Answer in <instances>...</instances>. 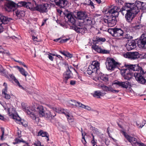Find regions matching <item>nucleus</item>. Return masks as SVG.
Segmentation results:
<instances>
[{
    "instance_id": "0eeeda50",
    "label": "nucleus",
    "mask_w": 146,
    "mask_h": 146,
    "mask_svg": "<svg viewBox=\"0 0 146 146\" xmlns=\"http://www.w3.org/2000/svg\"><path fill=\"white\" fill-rule=\"evenodd\" d=\"M23 110L26 113L29 117L33 120H35L36 118V111L35 109L32 106H28L27 107L23 106Z\"/></svg>"
},
{
    "instance_id": "58836bf2",
    "label": "nucleus",
    "mask_w": 146,
    "mask_h": 146,
    "mask_svg": "<svg viewBox=\"0 0 146 146\" xmlns=\"http://www.w3.org/2000/svg\"><path fill=\"white\" fill-rule=\"evenodd\" d=\"M4 8L5 10L9 12V1L5 3L4 5Z\"/></svg>"
},
{
    "instance_id": "5701e85b",
    "label": "nucleus",
    "mask_w": 146,
    "mask_h": 146,
    "mask_svg": "<svg viewBox=\"0 0 146 146\" xmlns=\"http://www.w3.org/2000/svg\"><path fill=\"white\" fill-rule=\"evenodd\" d=\"M141 44L142 47H146V33L143 34L141 36Z\"/></svg>"
},
{
    "instance_id": "603ef678",
    "label": "nucleus",
    "mask_w": 146,
    "mask_h": 146,
    "mask_svg": "<svg viewBox=\"0 0 146 146\" xmlns=\"http://www.w3.org/2000/svg\"><path fill=\"white\" fill-rule=\"evenodd\" d=\"M34 145L36 146H43V145H41V143L40 141H36L34 144Z\"/></svg>"
},
{
    "instance_id": "2f4dec72",
    "label": "nucleus",
    "mask_w": 146,
    "mask_h": 146,
    "mask_svg": "<svg viewBox=\"0 0 146 146\" xmlns=\"http://www.w3.org/2000/svg\"><path fill=\"white\" fill-rule=\"evenodd\" d=\"M53 110L55 111H56V112L58 113H62L64 114L66 113L64 111V110L62 109L61 108H55L53 107L52 108Z\"/></svg>"
},
{
    "instance_id": "e2e57ef3",
    "label": "nucleus",
    "mask_w": 146,
    "mask_h": 146,
    "mask_svg": "<svg viewBox=\"0 0 146 146\" xmlns=\"http://www.w3.org/2000/svg\"><path fill=\"white\" fill-rule=\"evenodd\" d=\"M33 40H34V41H37V37L35 36H33Z\"/></svg>"
},
{
    "instance_id": "2eb2a0df",
    "label": "nucleus",
    "mask_w": 146,
    "mask_h": 146,
    "mask_svg": "<svg viewBox=\"0 0 146 146\" xmlns=\"http://www.w3.org/2000/svg\"><path fill=\"white\" fill-rule=\"evenodd\" d=\"M51 1L55 2L56 5L61 8H64L66 6L68 1L66 0H51Z\"/></svg>"
},
{
    "instance_id": "774afa93",
    "label": "nucleus",
    "mask_w": 146,
    "mask_h": 146,
    "mask_svg": "<svg viewBox=\"0 0 146 146\" xmlns=\"http://www.w3.org/2000/svg\"><path fill=\"white\" fill-rule=\"evenodd\" d=\"M68 40V39H63L61 41V42H66Z\"/></svg>"
},
{
    "instance_id": "0e129e2a",
    "label": "nucleus",
    "mask_w": 146,
    "mask_h": 146,
    "mask_svg": "<svg viewBox=\"0 0 146 146\" xmlns=\"http://www.w3.org/2000/svg\"><path fill=\"white\" fill-rule=\"evenodd\" d=\"M47 20V19H44L43 20V21L42 22V23L41 25V26H42L44 25L45 23H46V20Z\"/></svg>"
},
{
    "instance_id": "72a5a7b5",
    "label": "nucleus",
    "mask_w": 146,
    "mask_h": 146,
    "mask_svg": "<svg viewBox=\"0 0 146 146\" xmlns=\"http://www.w3.org/2000/svg\"><path fill=\"white\" fill-rule=\"evenodd\" d=\"M93 1H96L97 3L98 4H100L101 3V0H92ZM90 2L89 5H90L92 8H94V4L93 2V1L91 0H89Z\"/></svg>"
},
{
    "instance_id": "f8f14e48",
    "label": "nucleus",
    "mask_w": 146,
    "mask_h": 146,
    "mask_svg": "<svg viewBox=\"0 0 146 146\" xmlns=\"http://www.w3.org/2000/svg\"><path fill=\"white\" fill-rule=\"evenodd\" d=\"M9 20L7 17H6L4 16L1 15L0 14V33L3 32V27H6L3 26V25H4L7 24Z\"/></svg>"
},
{
    "instance_id": "ea45409f",
    "label": "nucleus",
    "mask_w": 146,
    "mask_h": 146,
    "mask_svg": "<svg viewBox=\"0 0 146 146\" xmlns=\"http://www.w3.org/2000/svg\"><path fill=\"white\" fill-rule=\"evenodd\" d=\"M80 108H84L88 111H90L91 110V108L90 107L88 106H85L84 105L82 104V103L81 105H80Z\"/></svg>"
},
{
    "instance_id": "423d86ee",
    "label": "nucleus",
    "mask_w": 146,
    "mask_h": 146,
    "mask_svg": "<svg viewBox=\"0 0 146 146\" xmlns=\"http://www.w3.org/2000/svg\"><path fill=\"white\" fill-rule=\"evenodd\" d=\"M100 63L96 61H94L92 64L88 66L87 72L89 75L92 73H96L99 69Z\"/></svg>"
},
{
    "instance_id": "c85d7f7f",
    "label": "nucleus",
    "mask_w": 146,
    "mask_h": 146,
    "mask_svg": "<svg viewBox=\"0 0 146 146\" xmlns=\"http://www.w3.org/2000/svg\"><path fill=\"white\" fill-rule=\"evenodd\" d=\"M92 50H94V51L100 53L102 49L100 47L95 44H94L92 46Z\"/></svg>"
},
{
    "instance_id": "09e8293b",
    "label": "nucleus",
    "mask_w": 146,
    "mask_h": 146,
    "mask_svg": "<svg viewBox=\"0 0 146 146\" xmlns=\"http://www.w3.org/2000/svg\"><path fill=\"white\" fill-rule=\"evenodd\" d=\"M17 134L18 137L20 138L22 136L21 134V131L18 128H17Z\"/></svg>"
},
{
    "instance_id": "79ce46f5",
    "label": "nucleus",
    "mask_w": 146,
    "mask_h": 146,
    "mask_svg": "<svg viewBox=\"0 0 146 146\" xmlns=\"http://www.w3.org/2000/svg\"><path fill=\"white\" fill-rule=\"evenodd\" d=\"M100 78L102 80L105 82H107L108 81V76L106 75H102L100 77Z\"/></svg>"
},
{
    "instance_id": "4d7b16f0",
    "label": "nucleus",
    "mask_w": 146,
    "mask_h": 146,
    "mask_svg": "<svg viewBox=\"0 0 146 146\" xmlns=\"http://www.w3.org/2000/svg\"><path fill=\"white\" fill-rule=\"evenodd\" d=\"M11 98V100L14 101L15 98V97L13 94H11V95H10V99Z\"/></svg>"
},
{
    "instance_id": "052dcab7",
    "label": "nucleus",
    "mask_w": 146,
    "mask_h": 146,
    "mask_svg": "<svg viewBox=\"0 0 146 146\" xmlns=\"http://www.w3.org/2000/svg\"><path fill=\"white\" fill-rule=\"evenodd\" d=\"M64 65L66 66V68H68V69H69V68H70V67H72V66H69L68 64L67 63H65L64 64Z\"/></svg>"
},
{
    "instance_id": "4be33fe9",
    "label": "nucleus",
    "mask_w": 146,
    "mask_h": 146,
    "mask_svg": "<svg viewBox=\"0 0 146 146\" xmlns=\"http://www.w3.org/2000/svg\"><path fill=\"white\" fill-rule=\"evenodd\" d=\"M66 16L68 18V22H70L72 25H74L75 24V20L71 13H68L66 15Z\"/></svg>"
},
{
    "instance_id": "8fccbe9b",
    "label": "nucleus",
    "mask_w": 146,
    "mask_h": 146,
    "mask_svg": "<svg viewBox=\"0 0 146 146\" xmlns=\"http://www.w3.org/2000/svg\"><path fill=\"white\" fill-rule=\"evenodd\" d=\"M109 50L102 49V50L100 53L102 54H108L109 53Z\"/></svg>"
},
{
    "instance_id": "bf43d9fd",
    "label": "nucleus",
    "mask_w": 146,
    "mask_h": 146,
    "mask_svg": "<svg viewBox=\"0 0 146 146\" xmlns=\"http://www.w3.org/2000/svg\"><path fill=\"white\" fill-rule=\"evenodd\" d=\"M48 58H49V59L52 61H53L54 59V57L52 56L50 54H48Z\"/></svg>"
},
{
    "instance_id": "69168bd1",
    "label": "nucleus",
    "mask_w": 146,
    "mask_h": 146,
    "mask_svg": "<svg viewBox=\"0 0 146 146\" xmlns=\"http://www.w3.org/2000/svg\"><path fill=\"white\" fill-rule=\"evenodd\" d=\"M0 119L3 120H4V117L2 115L0 114Z\"/></svg>"
},
{
    "instance_id": "bb28decb",
    "label": "nucleus",
    "mask_w": 146,
    "mask_h": 146,
    "mask_svg": "<svg viewBox=\"0 0 146 146\" xmlns=\"http://www.w3.org/2000/svg\"><path fill=\"white\" fill-rule=\"evenodd\" d=\"M25 7L30 9L31 11H34L36 10V7H34L33 4L29 2L26 3Z\"/></svg>"
},
{
    "instance_id": "49530a36",
    "label": "nucleus",
    "mask_w": 146,
    "mask_h": 146,
    "mask_svg": "<svg viewBox=\"0 0 146 146\" xmlns=\"http://www.w3.org/2000/svg\"><path fill=\"white\" fill-rule=\"evenodd\" d=\"M96 40H97V41L98 42H99V41L104 42L106 41V39L105 38L99 37H97L96 38Z\"/></svg>"
},
{
    "instance_id": "de8ad7c7",
    "label": "nucleus",
    "mask_w": 146,
    "mask_h": 146,
    "mask_svg": "<svg viewBox=\"0 0 146 146\" xmlns=\"http://www.w3.org/2000/svg\"><path fill=\"white\" fill-rule=\"evenodd\" d=\"M5 71V70H4L3 67L0 64V73L6 76L5 74H4Z\"/></svg>"
},
{
    "instance_id": "f704fd0d",
    "label": "nucleus",
    "mask_w": 146,
    "mask_h": 146,
    "mask_svg": "<svg viewBox=\"0 0 146 146\" xmlns=\"http://www.w3.org/2000/svg\"><path fill=\"white\" fill-rule=\"evenodd\" d=\"M81 132L82 136V141L84 144L85 145V144L86 143V142L84 138V136L85 135H86V133L85 132H83L82 129V128L81 129Z\"/></svg>"
},
{
    "instance_id": "4c0bfd02",
    "label": "nucleus",
    "mask_w": 146,
    "mask_h": 146,
    "mask_svg": "<svg viewBox=\"0 0 146 146\" xmlns=\"http://www.w3.org/2000/svg\"><path fill=\"white\" fill-rule=\"evenodd\" d=\"M26 3L25 2L22 1H20L18 3L17 5V6H23L24 7H25Z\"/></svg>"
},
{
    "instance_id": "a878e982",
    "label": "nucleus",
    "mask_w": 146,
    "mask_h": 146,
    "mask_svg": "<svg viewBox=\"0 0 146 146\" xmlns=\"http://www.w3.org/2000/svg\"><path fill=\"white\" fill-rule=\"evenodd\" d=\"M3 86L5 87L4 89L2 90V94L5 95V97L7 99H9V95L6 94L7 90V83L4 82Z\"/></svg>"
},
{
    "instance_id": "f257e3e1",
    "label": "nucleus",
    "mask_w": 146,
    "mask_h": 146,
    "mask_svg": "<svg viewBox=\"0 0 146 146\" xmlns=\"http://www.w3.org/2000/svg\"><path fill=\"white\" fill-rule=\"evenodd\" d=\"M121 12L122 15H125V17L127 21L131 23L134 18L135 15L137 13L135 12L131 7L125 6L120 9L116 6H114L109 9L103 19V21L106 25L109 27L114 26L116 23V17L119 15V12Z\"/></svg>"
},
{
    "instance_id": "ddd939ff",
    "label": "nucleus",
    "mask_w": 146,
    "mask_h": 146,
    "mask_svg": "<svg viewBox=\"0 0 146 146\" xmlns=\"http://www.w3.org/2000/svg\"><path fill=\"white\" fill-rule=\"evenodd\" d=\"M48 5L47 3L37 5L36 6V10L38 11L40 13H46L48 11Z\"/></svg>"
},
{
    "instance_id": "4468645a",
    "label": "nucleus",
    "mask_w": 146,
    "mask_h": 146,
    "mask_svg": "<svg viewBox=\"0 0 146 146\" xmlns=\"http://www.w3.org/2000/svg\"><path fill=\"white\" fill-rule=\"evenodd\" d=\"M129 82H121L117 81L113 83V84L115 85L117 88L121 87L123 88L127 89L129 86Z\"/></svg>"
},
{
    "instance_id": "9b49d317",
    "label": "nucleus",
    "mask_w": 146,
    "mask_h": 146,
    "mask_svg": "<svg viewBox=\"0 0 146 146\" xmlns=\"http://www.w3.org/2000/svg\"><path fill=\"white\" fill-rule=\"evenodd\" d=\"M123 56L126 58L135 60L139 58L140 56V54L137 52H128L124 54Z\"/></svg>"
},
{
    "instance_id": "6e6d98bb",
    "label": "nucleus",
    "mask_w": 146,
    "mask_h": 146,
    "mask_svg": "<svg viewBox=\"0 0 146 146\" xmlns=\"http://www.w3.org/2000/svg\"><path fill=\"white\" fill-rule=\"evenodd\" d=\"M146 123V122L145 121H144L143 122V123H142V124H141V123H140V126H139V128H142V127Z\"/></svg>"
},
{
    "instance_id": "b1692460",
    "label": "nucleus",
    "mask_w": 146,
    "mask_h": 146,
    "mask_svg": "<svg viewBox=\"0 0 146 146\" xmlns=\"http://www.w3.org/2000/svg\"><path fill=\"white\" fill-rule=\"evenodd\" d=\"M68 103L69 104V106L72 107V106H75L77 107H80L81 103L80 102H77L74 100H69Z\"/></svg>"
},
{
    "instance_id": "9d476101",
    "label": "nucleus",
    "mask_w": 146,
    "mask_h": 146,
    "mask_svg": "<svg viewBox=\"0 0 146 146\" xmlns=\"http://www.w3.org/2000/svg\"><path fill=\"white\" fill-rule=\"evenodd\" d=\"M106 68L109 70H113L117 64V62H116L112 58L108 59L106 62Z\"/></svg>"
},
{
    "instance_id": "5fc2aeb1",
    "label": "nucleus",
    "mask_w": 146,
    "mask_h": 146,
    "mask_svg": "<svg viewBox=\"0 0 146 146\" xmlns=\"http://www.w3.org/2000/svg\"><path fill=\"white\" fill-rule=\"evenodd\" d=\"M65 56L70 58H71L72 57V55L69 53H66V54H65Z\"/></svg>"
},
{
    "instance_id": "6e6552de",
    "label": "nucleus",
    "mask_w": 146,
    "mask_h": 146,
    "mask_svg": "<svg viewBox=\"0 0 146 146\" xmlns=\"http://www.w3.org/2000/svg\"><path fill=\"white\" fill-rule=\"evenodd\" d=\"M123 134L124 135L125 138L132 144V145H138L139 146H146L143 143L137 141L136 139L131 136L129 135L126 132L124 131L122 132Z\"/></svg>"
},
{
    "instance_id": "7c9ffc66",
    "label": "nucleus",
    "mask_w": 146,
    "mask_h": 146,
    "mask_svg": "<svg viewBox=\"0 0 146 146\" xmlns=\"http://www.w3.org/2000/svg\"><path fill=\"white\" fill-rule=\"evenodd\" d=\"M132 36H131L128 33L125 34L124 33L122 37L120 38H119V39L121 40H123L124 38L131 39H132Z\"/></svg>"
},
{
    "instance_id": "1a4fd4ad",
    "label": "nucleus",
    "mask_w": 146,
    "mask_h": 146,
    "mask_svg": "<svg viewBox=\"0 0 146 146\" xmlns=\"http://www.w3.org/2000/svg\"><path fill=\"white\" fill-rule=\"evenodd\" d=\"M69 69H67L66 71L64 72L63 76V82L66 84L67 82V80L71 78L72 77V71H74L76 72L75 68L73 67H70Z\"/></svg>"
},
{
    "instance_id": "c03bdc74",
    "label": "nucleus",
    "mask_w": 146,
    "mask_h": 146,
    "mask_svg": "<svg viewBox=\"0 0 146 146\" xmlns=\"http://www.w3.org/2000/svg\"><path fill=\"white\" fill-rule=\"evenodd\" d=\"M92 129L94 132L98 135L99 136L101 134V132L98 131L97 129L94 127Z\"/></svg>"
},
{
    "instance_id": "393cba45",
    "label": "nucleus",
    "mask_w": 146,
    "mask_h": 146,
    "mask_svg": "<svg viewBox=\"0 0 146 146\" xmlns=\"http://www.w3.org/2000/svg\"><path fill=\"white\" fill-rule=\"evenodd\" d=\"M38 136H42V137H45L47 141L49 140V135L48 133L47 132L44 131L42 130H40L38 133Z\"/></svg>"
},
{
    "instance_id": "473e14b6",
    "label": "nucleus",
    "mask_w": 146,
    "mask_h": 146,
    "mask_svg": "<svg viewBox=\"0 0 146 146\" xmlns=\"http://www.w3.org/2000/svg\"><path fill=\"white\" fill-rule=\"evenodd\" d=\"M65 115L66 116L68 121L69 122H72L73 121V117L69 113L66 112Z\"/></svg>"
},
{
    "instance_id": "412c9836",
    "label": "nucleus",
    "mask_w": 146,
    "mask_h": 146,
    "mask_svg": "<svg viewBox=\"0 0 146 146\" xmlns=\"http://www.w3.org/2000/svg\"><path fill=\"white\" fill-rule=\"evenodd\" d=\"M123 31L120 29L115 28V31L114 36L117 38L120 36H122L123 34Z\"/></svg>"
},
{
    "instance_id": "13d9d810",
    "label": "nucleus",
    "mask_w": 146,
    "mask_h": 146,
    "mask_svg": "<svg viewBox=\"0 0 146 146\" xmlns=\"http://www.w3.org/2000/svg\"><path fill=\"white\" fill-rule=\"evenodd\" d=\"M76 81L74 80H71L70 81V84L71 85H74L76 84Z\"/></svg>"
},
{
    "instance_id": "f3484780",
    "label": "nucleus",
    "mask_w": 146,
    "mask_h": 146,
    "mask_svg": "<svg viewBox=\"0 0 146 146\" xmlns=\"http://www.w3.org/2000/svg\"><path fill=\"white\" fill-rule=\"evenodd\" d=\"M36 111L40 117H43L45 115L46 110L42 106H40L36 108Z\"/></svg>"
},
{
    "instance_id": "aec40b11",
    "label": "nucleus",
    "mask_w": 146,
    "mask_h": 146,
    "mask_svg": "<svg viewBox=\"0 0 146 146\" xmlns=\"http://www.w3.org/2000/svg\"><path fill=\"white\" fill-rule=\"evenodd\" d=\"M56 114H53L51 112L48 110H46L44 117L48 120L51 121L52 119L56 115Z\"/></svg>"
},
{
    "instance_id": "a211bd4d",
    "label": "nucleus",
    "mask_w": 146,
    "mask_h": 146,
    "mask_svg": "<svg viewBox=\"0 0 146 146\" xmlns=\"http://www.w3.org/2000/svg\"><path fill=\"white\" fill-rule=\"evenodd\" d=\"M87 15L84 11H79L77 13L76 17L79 19L84 20Z\"/></svg>"
},
{
    "instance_id": "680f3d73",
    "label": "nucleus",
    "mask_w": 146,
    "mask_h": 146,
    "mask_svg": "<svg viewBox=\"0 0 146 146\" xmlns=\"http://www.w3.org/2000/svg\"><path fill=\"white\" fill-rule=\"evenodd\" d=\"M10 77L11 81L15 78V76L13 74H11V75L10 76Z\"/></svg>"
},
{
    "instance_id": "20e7f679",
    "label": "nucleus",
    "mask_w": 146,
    "mask_h": 146,
    "mask_svg": "<svg viewBox=\"0 0 146 146\" xmlns=\"http://www.w3.org/2000/svg\"><path fill=\"white\" fill-rule=\"evenodd\" d=\"M126 6L131 7L135 12L137 13L139 11V9L145 10L146 9V3L137 1L134 3H126Z\"/></svg>"
},
{
    "instance_id": "864d4df0",
    "label": "nucleus",
    "mask_w": 146,
    "mask_h": 146,
    "mask_svg": "<svg viewBox=\"0 0 146 146\" xmlns=\"http://www.w3.org/2000/svg\"><path fill=\"white\" fill-rule=\"evenodd\" d=\"M1 131H2V135L1 136V140H3V136L4 135V129L3 127H1Z\"/></svg>"
},
{
    "instance_id": "6ab92c4d",
    "label": "nucleus",
    "mask_w": 146,
    "mask_h": 146,
    "mask_svg": "<svg viewBox=\"0 0 146 146\" xmlns=\"http://www.w3.org/2000/svg\"><path fill=\"white\" fill-rule=\"evenodd\" d=\"M126 46L128 51L134 49L136 47L135 42L134 40H132L128 42Z\"/></svg>"
},
{
    "instance_id": "e433bc0d",
    "label": "nucleus",
    "mask_w": 146,
    "mask_h": 146,
    "mask_svg": "<svg viewBox=\"0 0 146 146\" xmlns=\"http://www.w3.org/2000/svg\"><path fill=\"white\" fill-rule=\"evenodd\" d=\"M12 82L13 83V82L15 83V84L17 86H19L22 88H23V87L21 85L18 81V80L15 77L14 79L11 80Z\"/></svg>"
},
{
    "instance_id": "37998d69",
    "label": "nucleus",
    "mask_w": 146,
    "mask_h": 146,
    "mask_svg": "<svg viewBox=\"0 0 146 146\" xmlns=\"http://www.w3.org/2000/svg\"><path fill=\"white\" fill-rule=\"evenodd\" d=\"M115 31V28L113 29H109L108 30V32L109 33L111 34L113 36H114Z\"/></svg>"
},
{
    "instance_id": "f03ea898",
    "label": "nucleus",
    "mask_w": 146,
    "mask_h": 146,
    "mask_svg": "<svg viewBox=\"0 0 146 146\" xmlns=\"http://www.w3.org/2000/svg\"><path fill=\"white\" fill-rule=\"evenodd\" d=\"M126 68L122 69L121 70V74L125 79L129 80L131 78L133 75L132 72L136 71L137 72L134 73V75L137 82L141 84H145L146 82V80L143 76L145 72L142 68L138 64L125 65Z\"/></svg>"
},
{
    "instance_id": "cd10ccee",
    "label": "nucleus",
    "mask_w": 146,
    "mask_h": 146,
    "mask_svg": "<svg viewBox=\"0 0 146 146\" xmlns=\"http://www.w3.org/2000/svg\"><path fill=\"white\" fill-rule=\"evenodd\" d=\"M105 94L102 93L100 91H97L94 92V94H93L94 97L97 98H99L100 96H104Z\"/></svg>"
},
{
    "instance_id": "338daca9",
    "label": "nucleus",
    "mask_w": 146,
    "mask_h": 146,
    "mask_svg": "<svg viewBox=\"0 0 146 146\" xmlns=\"http://www.w3.org/2000/svg\"><path fill=\"white\" fill-rule=\"evenodd\" d=\"M15 61L19 63L21 65H23V63H24V62H22L21 61H16V60H15Z\"/></svg>"
},
{
    "instance_id": "c756f323",
    "label": "nucleus",
    "mask_w": 146,
    "mask_h": 146,
    "mask_svg": "<svg viewBox=\"0 0 146 146\" xmlns=\"http://www.w3.org/2000/svg\"><path fill=\"white\" fill-rule=\"evenodd\" d=\"M17 68L19 70L21 74L25 77L28 75V73L23 68H20L19 66H17Z\"/></svg>"
},
{
    "instance_id": "3c124183",
    "label": "nucleus",
    "mask_w": 146,
    "mask_h": 146,
    "mask_svg": "<svg viewBox=\"0 0 146 146\" xmlns=\"http://www.w3.org/2000/svg\"><path fill=\"white\" fill-rule=\"evenodd\" d=\"M75 31L78 33H80L82 30L83 29L82 28H80L76 27L75 28Z\"/></svg>"
},
{
    "instance_id": "dca6fc26",
    "label": "nucleus",
    "mask_w": 146,
    "mask_h": 146,
    "mask_svg": "<svg viewBox=\"0 0 146 146\" xmlns=\"http://www.w3.org/2000/svg\"><path fill=\"white\" fill-rule=\"evenodd\" d=\"M101 86L102 89L106 92L110 91L113 93H117L119 91V90L113 89L111 86L108 87L104 85H102Z\"/></svg>"
},
{
    "instance_id": "a18cd8bd",
    "label": "nucleus",
    "mask_w": 146,
    "mask_h": 146,
    "mask_svg": "<svg viewBox=\"0 0 146 146\" xmlns=\"http://www.w3.org/2000/svg\"><path fill=\"white\" fill-rule=\"evenodd\" d=\"M21 142H25V141H23L22 139H21V140H20L19 139H16L15 140V141L13 142V143L14 144H15L20 143Z\"/></svg>"
},
{
    "instance_id": "39448f33",
    "label": "nucleus",
    "mask_w": 146,
    "mask_h": 146,
    "mask_svg": "<svg viewBox=\"0 0 146 146\" xmlns=\"http://www.w3.org/2000/svg\"><path fill=\"white\" fill-rule=\"evenodd\" d=\"M17 5L16 4L10 1V12L13 11L14 14H15L18 17L20 18L21 17H23L25 15L24 11L17 10Z\"/></svg>"
},
{
    "instance_id": "7ed1b4c3",
    "label": "nucleus",
    "mask_w": 146,
    "mask_h": 146,
    "mask_svg": "<svg viewBox=\"0 0 146 146\" xmlns=\"http://www.w3.org/2000/svg\"><path fill=\"white\" fill-rule=\"evenodd\" d=\"M10 117L14 119L18 123L22 125L25 127L27 126L26 122L23 119H22L18 115L16 111L15 108L12 106L10 108Z\"/></svg>"
},
{
    "instance_id": "a19ab883",
    "label": "nucleus",
    "mask_w": 146,
    "mask_h": 146,
    "mask_svg": "<svg viewBox=\"0 0 146 146\" xmlns=\"http://www.w3.org/2000/svg\"><path fill=\"white\" fill-rule=\"evenodd\" d=\"M92 139L91 141V143L93 146H94V145H96L97 143V140H95V138L94 135H93V134H92Z\"/></svg>"
},
{
    "instance_id": "c9c22d12",
    "label": "nucleus",
    "mask_w": 146,
    "mask_h": 146,
    "mask_svg": "<svg viewBox=\"0 0 146 146\" xmlns=\"http://www.w3.org/2000/svg\"><path fill=\"white\" fill-rule=\"evenodd\" d=\"M84 21H86V23L88 25H91L92 24V19L91 18L88 17L87 15L86 17L85 18Z\"/></svg>"
}]
</instances>
